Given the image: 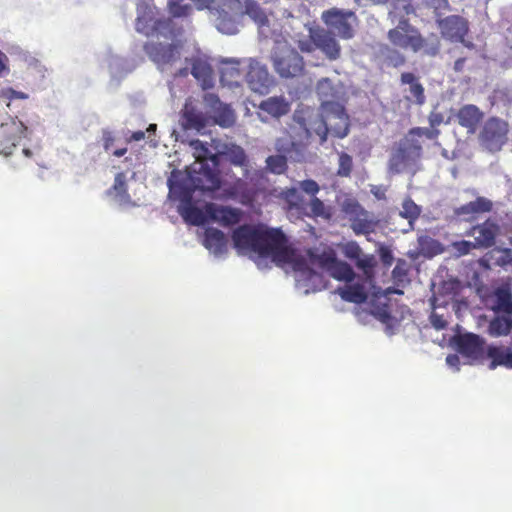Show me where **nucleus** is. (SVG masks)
<instances>
[{
    "label": "nucleus",
    "mask_w": 512,
    "mask_h": 512,
    "mask_svg": "<svg viewBox=\"0 0 512 512\" xmlns=\"http://www.w3.org/2000/svg\"><path fill=\"white\" fill-rule=\"evenodd\" d=\"M234 248L241 255H257L270 258L276 265L290 267L294 272L296 289L307 295L325 287L319 268L339 281L351 282L355 273L346 262L336 259L332 250L323 248L309 250L308 259L298 255L286 245L280 229L243 225L232 235Z\"/></svg>",
    "instance_id": "nucleus-1"
},
{
    "label": "nucleus",
    "mask_w": 512,
    "mask_h": 512,
    "mask_svg": "<svg viewBox=\"0 0 512 512\" xmlns=\"http://www.w3.org/2000/svg\"><path fill=\"white\" fill-rule=\"evenodd\" d=\"M190 146L195 161L186 172L173 171L167 181L169 196L175 200L187 199L189 194L196 190L214 192L220 187L217 152L212 153L208 146L198 139L192 140Z\"/></svg>",
    "instance_id": "nucleus-2"
},
{
    "label": "nucleus",
    "mask_w": 512,
    "mask_h": 512,
    "mask_svg": "<svg viewBox=\"0 0 512 512\" xmlns=\"http://www.w3.org/2000/svg\"><path fill=\"white\" fill-rule=\"evenodd\" d=\"M201 10L209 9L217 30L233 35L239 31L241 19L247 15L258 26L262 37H269V19L265 11L255 2L246 0L243 7L240 0H191Z\"/></svg>",
    "instance_id": "nucleus-3"
},
{
    "label": "nucleus",
    "mask_w": 512,
    "mask_h": 512,
    "mask_svg": "<svg viewBox=\"0 0 512 512\" xmlns=\"http://www.w3.org/2000/svg\"><path fill=\"white\" fill-rule=\"evenodd\" d=\"M193 194L187 199H178V212L185 222L195 226L203 225L208 219L220 222L223 225H233L241 220L240 209L225 207L214 203H207L202 210L192 203Z\"/></svg>",
    "instance_id": "nucleus-4"
},
{
    "label": "nucleus",
    "mask_w": 512,
    "mask_h": 512,
    "mask_svg": "<svg viewBox=\"0 0 512 512\" xmlns=\"http://www.w3.org/2000/svg\"><path fill=\"white\" fill-rule=\"evenodd\" d=\"M326 110L309 116L307 119L308 127H311V136L316 134L320 138V143L326 141L327 133L330 132L338 138H344L348 134L349 123L348 116L341 104H326Z\"/></svg>",
    "instance_id": "nucleus-5"
},
{
    "label": "nucleus",
    "mask_w": 512,
    "mask_h": 512,
    "mask_svg": "<svg viewBox=\"0 0 512 512\" xmlns=\"http://www.w3.org/2000/svg\"><path fill=\"white\" fill-rule=\"evenodd\" d=\"M290 130V135L276 139L275 149L291 161L303 162L306 158V144L312 137L311 127H308L307 119L301 113L295 112Z\"/></svg>",
    "instance_id": "nucleus-6"
},
{
    "label": "nucleus",
    "mask_w": 512,
    "mask_h": 512,
    "mask_svg": "<svg viewBox=\"0 0 512 512\" xmlns=\"http://www.w3.org/2000/svg\"><path fill=\"white\" fill-rule=\"evenodd\" d=\"M422 146L413 144L405 136L392 149L388 161L391 174L410 173L414 175L420 168Z\"/></svg>",
    "instance_id": "nucleus-7"
},
{
    "label": "nucleus",
    "mask_w": 512,
    "mask_h": 512,
    "mask_svg": "<svg viewBox=\"0 0 512 512\" xmlns=\"http://www.w3.org/2000/svg\"><path fill=\"white\" fill-rule=\"evenodd\" d=\"M135 29L147 37L163 36L169 38L173 34L172 20L158 17V10L154 5L140 2L137 5Z\"/></svg>",
    "instance_id": "nucleus-8"
},
{
    "label": "nucleus",
    "mask_w": 512,
    "mask_h": 512,
    "mask_svg": "<svg viewBox=\"0 0 512 512\" xmlns=\"http://www.w3.org/2000/svg\"><path fill=\"white\" fill-rule=\"evenodd\" d=\"M356 266L363 271L364 281L362 284H348L338 288L337 292L345 301L352 303H363L368 297V290L373 287L374 267L377 260L374 255L362 253L355 260Z\"/></svg>",
    "instance_id": "nucleus-9"
},
{
    "label": "nucleus",
    "mask_w": 512,
    "mask_h": 512,
    "mask_svg": "<svg viewBox=\"0 0 512 512\" xmlns=\"http://www.w3.org/2000/svg\"><path fill=\"white\" fill-rule=\"evenodd\" d=\"M271 59L275 71L282 78L300 76L304 70L303 57L286 42H276Z\"/></svg>",
    "instance_id": "nucleus-10"
},
{
    "label": "nucleus",
    "mask_w": 512,
    "mask_h": 512,
    "mask_svg": "<svg viewBox=\"0 0 512 512\" xmlns=\"http://www.w3.org/2000/svg\"><path fill=\"white\" fill-rule=\"evenodd\" d=\"M508 133L509 124L506 121L491 117L484 122L479 132V144L488 152H498L508 142Z\"/></svg>",
    "instance_id": "nucleus-11"
},
{
    "label": "nucleus",
    "mask_w": 512,
    "mask_h": 512,
    "mask_svg": "<svg viewBox=\"0 0 512 512\" xmlns=\"http://www.w3.org/2000/svg\"><path fill=\"white\" fill-rule=\"evenodd\" d=\"M342 209L356 235H368L374 232L378 220L372 212L365 210L359 203L351 199L343 203Z\"/></svg>",
    "instance_id": "nucleus-12"
},
{
    "label": "nucleus",
    "mask_w": 512,
    "mask_h": 512,
    "mask_svg": "<svg viewBox=\"0 0 512 512\" xmlns=\"http://www.w3.org/2000/svg\"><path fill=\"white\" fill-rule=\"evenodd\" d=\"M323 22L339 37L351 39L354 36V27L357 18L350 10L331 8L322 13Z\"/></svg>",
    "instance_id": "nucleus-13"
},
{
    "label": "nucleus",
    "mask_w": 512,
    "mask_h": 512,
    "mask_svg": "<svg viewBox=\"0 0 512 512\" xmlns=\"http://www.w3.org/2000/svg\"><path fill=\"white\" fill-rule=\"evenodd\" d=\"M247 67L245 76L248 87L255 93L267 94L274 85V79L269 74L266 65L253 58L244 59Z\"/></svg>",
    "instance_id": "nucleus-14"
},
{
    "label": "nucleus",
    "mask_w": 512,
    "mask_h": 512,
    "mask_svg": "<svg viewBox=\"0 0 512 512\" xmlns=\"http://www.w3.org/2000/svg\"><path fill=\"white\" fill-rule=\"evenodd\" d=\"M388 38L395 46L413 52L419 51L424 44L419 32L407 20H399L397 26L389 31Z\"/></svg>",
    "instance_id": "nucleus-15"
},
{
    "label": "nucleus",
    "mask_w": 512,
    "mask_h": 512,
    "mask_svg": "<svg viewBox=\"0 0 512 512\" xmlns=\"http://www.w3.org/2000/svg\"><path fill=\"white\" fill-rule=\"evenodd\" d=\"M389 299L386 293H382L380 289L373 292V297L368 304V311L359 314L370 315L385 325V332L388 335L394 334L395 319L391 316L388 306Z\"/></svg>",
    "instance_id": "nucleus-16"
},
{
    "label": "nucleus",
    "mask_w": 512,
    "mask_h": 512,
    "mask_svg": "<svg viewBox=\"0 0 512 512\" xmlns=\"http://www.w3.org/2000/svg\"><path fill=\"white\" fill-rule=\"evenodd\" d=\"M149 58L161 71H166L180 57L179 48L175 44L150 42L144 46Z\"/></svg>",
    "instance_id": "nucleus-17"
},
{
    "label": "nucleus",
    "mask_w": 512,
    "mask_h": 512,
    "mask_svg": "<svg viewBox=\"0 0 512 512\" xmlns=\"http://www.w3.org/2000/svg\"><path fill=\"white\" fill-rule=\"evenodd\" d=\"M456 345L459 353L467 360V363L480 360L485 351V341L474 333L460 334L456 338Z\"/></svg>",
    "instance_id": "nucleus-18"
},
{
    "label": "nucleus",
    "mask_w": 512,
    "mask_h": 512,
    "mask_svg": "<svg viewBox=\"0 0 512 512\" xmlns=\"http://www.w3.org/2000/svg\"><path fill=\"white\" fill-rule=\"evenodd\" d=\"M218 164L220 161H229L233 166L240 170V175L236 176L238 180L247 176L249 162L244 149L233 143H223L216 147Z\"/></svg>",
    "instance_id": "nucleus-19"
},
{
    "label": "nucleus",
    "mask_w": 512,
    "mask_h": 512,
    "mask_svg": "<svg viewBox=\"0 0 512 512\" xmlns=\"http://www.w3.org/2000/svg\"><path fill=\"white\" fill-rule=\"evenodd\" d=\"M309 37L329 60L334 61L340 57L341 47L331 31L323 28H308Z\"/></svg>",
    "instance_id": "nucleus-20"
},
{
    "label": "nucleus",
    "mask_w": 512,
    "mask_h": 512,
    "mask_svg": "<svg viewBox=\"0 0 512 512\" xmlns=\"http://www.w3.org/2000/svg\"><path fill=\"white\" fill-rule=\"evenodd\" d=\"M26 126L21 122L11 119L0 125L1 148L0 154L11 155L17 143L24 137Z\"/></svg>",
    "instance_id": "nucleus-21"
},
{
    "label": "nucleus",
    "mask_w": 512,
    "mask_h": 512,
    "mask_svg": "<svg viewBox=\"0 0 512 512\" xmlns=\"http://www.w3.org/2000/svg\"><path fill=\"white\" fill-rule=\"evenodd\" d=\"M203 100L216 124L229 128L235 123L236 117L233 110L229 105L222 103L217 95L206 93Z\"/></svg>",
    "instance_id": "nucleus-22"
},
{
    "label": "nucleus",
    "mask_w": 512,
    "mask_h": 512,
    "mask_svg": "<svg viewBox=\"0 0 512 512\" xmlns=\"http://www.w3.org/2000/svg\"><path fill=\"white\" fill-rule=\"evenodd\" d=\"M438 26L442 36L453 42H463L468 31V22L457 15L438 20Z\"/></svg>",
    "instance_id": "nucleus-23"
},
{
    "label": "nucleus",
    "mask_w": 512,
    "mask_h": 512,
    "mask_svg": "<svg viewBox=\"0 0 512 512\" xmlns=\"http://www.w3.org/2000/svg\"><path fill=\"white\" fill-rule=\"evenodd\" d=\"M203 245L215 258L223 259L227 255V237L216 228H207L205 230Z\"/></svg>",
    "instance_id": "nucleus-24"
},
{
    "label": "nucleus",
    "mask_w": 512,
    "mask_h": 512,
    "mask_svg": "<svg viewBox=\"0 0 512 512\" xmlns=\"http://www.w3.org/2000/svg\"><path fill=\"white\" fill-rule=\"evenodd\" d=\"M455 117L457 123L465 128L468 134H474L483 119V112L477 106L467 104L457 111Z\"/></svg>",
    "instance_id": "nucleus-25"
},
{
    "label": "nucleus",
    "mask_w": 512,
    "mask_h": 512,
    "mask_svg": "<svg viewBox=\"0 0 512 512\" xmlns=\"http://www.w3.org/2000/svg\"><path fill=\"white\" fill-rule=\"evenodd\" d=\"M191 74L205 90L211 88L214 84L213 71L206 59L194 57L190 59Z\"/></svg>",
    "instance_id": "nucleus-26"
},
{
    "label": "nucleus",
    "mask_w": 512,
    "mask_h": 512,
    "mask_svg": "<svg viewBox=\"0 0 512 512\" xmlns=\"http://www.w3.org/2000/svg\"><path fill=\"white\" fill-rule=\"evenodd\" d=\"M207 123L208 118L202 112L197 111L188 104L185 105L181 118V125L185 130H195L198 133H202L206 129Z\"/></svg>",
    "instance_id": "nucleus-27"
},
{
    "label": "nucleus",
    "mask_w": 512,
    "mask_h": 512,
    "mask_svg": "<svg viewBox=\"0 0 512 512\" xmlns=\"http://www.w3.org/2000/svg\"><path fill=\"white\" fill-rule=\"evenodd\" d=\"M487 356L491 359L489 369L497 366L512 368V347L509 346H488Z\"/></svg>",
    "instance_id": "nucleus-28"
},
{
    "label": "nucleus",
    "mask_w": 512,
    "mask_h": 512,
    "mask_svg": "<svg viewBox=\"0 0 512 512\" xmlns=\"http://www.w3.org/2000/svg\"><path fill=\"white\" fill-rule=\"evenodd\" d=\"M222 64L226 65L221 69L220 81L223 85L234 87L239 85L240 70L239 65L246 67L244 60L240 61L237 59H224Z\"/></svg>",
    "instance_id": "nucleus-29"
},
{
    "label": "nucleus",
    "mask_w": 512,
    "mask_h": 512,
    "mask_svg": "<svg viewBox=\"0 0 512 512\" xmlns=\"http://www.w3.org/2000/svg\"><path fill=\"white\" fill-rule=\"evenodd\" d=\"M259 108L272 117L279 118L289 112L290 104L283 96H273L263 100Z\"/></svg>",
    "instance_id": "nucleus-30"
},
{
    "label": "nucleus",
    "mask_w": 512,
    "mask_h": 512,
    "mask_svg": "<svg viewBox=\"0 0 512 512\" xmlns=\"http://www.w3.org/2000/svg\"><path fill=\"white\" fill-rule=\"evenodd\" d=\"M492 203L490 200L479 197L455 210V214L464 220L471 219L475 214L490 211Z\"/></svg>",
    "instance_id": "nucleus-31"
},
{
    "label": "nucleus",
    "mask_w": 512,
    "mask_h": 512,
    "mask_svg": "<svg viewBox=\"0 0 512 512\" xmlns=\"http://www.w3.org/2000/svg\"><path fill=\"white\" fill-rule=\"evenodd\" d=\"M421 207L418 206L411 198H406L401 204L398 216L407 220L406 227L401 231L407 233L414 229V222L421 214Z\"/></svg>",
    "instance_id": "nucleus-32"
},
{
    "label": "nucleus",
    "mask_w": 512,
    "mask_h": 512,
    "mask_svg": "<svg viewBox=\"0 0 512 512\" xmlns=\"http://www.w3.org/2000/svg\"><path fill=\"white\" fill-rule=\"evenodd\" d=\"M317 93L321 100V111L326 110V104H340L338 99V89L328 78H323L318 81Z\"/></svg>",
    "instance_id": "nucleus-33"
},
{
    "label": "nucleus",
    "mask_w": 512,
    "mask_h": 512,
    "mask_svg": "<svg viewBox=\"0 0 512 512\" xmlns=\"http://www.w3.org/2000/svg\"><path fill=\"white\" fill-rule=\"evenodd\" d=\"M496 227L490 223H484L473 227L472 236L475 244L480 247H490L494 244Z\"/></svg>",
    "instance_id": "nucleus-34"
},
{
    "label": "nucleus",
    "mask_w": 512,
    "mask_h": 512,
    "mask_svg": "<svg viewBox=\"0 0 512 512\" xmlns=\"http://www.w3.org/2000/svg\"><path fill=\"white\" fill-rule=\"evenodd\" d=\"M414 12V9L410 3V0H392L390 3L389 17L392 22L396 19L406 20L405 16L410 15Z\"/></svg>",
    "instance_id": "nucleus-35"
},
{
    "label": "nucleus",
    "mask_w": 512,
    "mask_h": 512,
    "mask_svg": "<svg viewBox=\"0 0 512 512\" xmlns=\"http://www.w3.org/2000/svg\"><path fill=\"white\" fill-rule=\"evenodd\" d=\"M109 193L114 195L115 199L120 204H125L130 201V195L127 193L126 176L123 173H118L115 176L114 184L109 190Z\"/></svg>",
    "instance_id": "nucleus-36"
},
{
    "label": "nucleus",
    "mask_w": 512,
    "mask_h": 512,
    "mask_svg": "<svg viewBox=\"0 0 512 512\" xmlns=\"http://www.w3.org/2000/svg\"><path fill=\"white\" fill-rule=\"evenodd\" d=\"M108 67L111 73V76L115 79H120L130 71H132L133 66L129 64L125 59L117 56L111 55L108 60Z\"/></svg>",
    "instance_id": "nucleus-37"
},
{
    "label": "nucleus",
    "mask_w": 512,
    "mask_h": 512,
    "mask_svg": "<svg viewBox=\"0 0 512 512\" xmlns=\"http://www.w3.org/2000/svg\"><path fill=\"white\" fill-rule=\"evenodd\" d=\"M439 130L435 128H424V127H416L412 128L408 131V133L405 135V137L413 144H417L418 146H422L419 138L426 137L427 139L433 140L438 137Z\"/></svg>",
    "instance_id": "nucleus-38"
},
{
    "label": "nucleus",
    "mask_w": 512,
    "mask_h": 512,
    "mask_svg": "<svg viewBox=\"0 0 512 512\" xmlns=\"http://www.w3.org/2000/svg\"><path fill=\"white\" fill-rule=\"evenodd\" d=\"M431 301L433 307V312L430 315L431 325L437 330L444 329L447 325V321L444 319V316L442 314H439L436 311V309L448 304V300L441 299L438 296H434Z\"/></svg>",
    "instance_id": "nucleus-39"
},
{
    "label": "nucleus",
    "mask_w": 512,
    "mask_h": 512,
    "mask_svg": "<svg viewBox=\"0 0 512 512\" xmlns=\"http://www.w3.org/2000/svg\"><path fill=\"white\" fill-rule=\"evenodd\" d=\"M512 323L506 318L497 317L489 324V333L492 336L498 337L506 335L510 332Z\"/></svg>",
    "instance_id": "nucleus-40"
},
{
    "label": "nucleus",
    "mask_w": 512,
    "mask_h": 512,
    "mask_svg": "<svg viewBox=\"0 0 512 512\" xmlns=\"http://www.w3.org/2000/svg\"><path fill=\"white\" fill-rule=\"evenodd\" d=\"M288 159V157L281 154L269 156L266 159V168L274 174H281L285 171L287 167Z\"/></svg>",
    "instance_id": "nucleus-41"
},
{
    "label": "nucleus",
    "mask_w": 512,
    "mask_h": 512,
    "mask_svg": "<svg viewBox=\"0 0 512 512\" xmlns=\"http://www.w3.org/2000/svg\"><path fill=\"white\" fill-rule=\"evenodd\" d=\"M168 8L174 17H184L192 11V7L186 3V0H169Z\"/></svg>",
    "instance_id": "nucleus-42"
},
{
    "label": "nucleus",
    "mask_w": 512,
    "mask_h": 512,
    "mask_svg": "<svg viewBox=\"0 0 512 512\" xmlns=\"http://www.w3.org/2000/svg\"><path fill=\"white\" fill-rule=\"evenodd\" d=\"M407 99L417 105H423L425 103L424 88L419 82L409 86Z\"/></svg>",
    "instance_id": "nucleus-43"
},
{
    "label": "nucleus",
    "mask_w": 512,
    "mask_h": 512,
    "mask_svg": "<svg viewBox=\"0 0 512 512\" xmlns=\"http://www.w3.org/2000/svg\"><path fill=\"white\" fill-rule=\"evenodd\" d=\"M310 210L312 214L316 217L329 218L330 213L324 203L315 197H312L309 203Z\"/></svg>",
    "instance_id": "nucleus-44"
},
{
    "label": "nucleus",
    "mask_w": 512,
    "mask_h": 512,
    "mask_svg": "<svg viewBox=\"0 0 512 512\" xmlns=\"http://www.w3.org/2000/svg\"><path fill=\"white\" fill-rule=\"evenodd\" d=\"M339 168L337 174L342 177H347L350 175L352 170V158L347 153H340L338 159Z\"/></svg>",
    "instance_id": "nucleus-45"
},
{
    "label": "nucleus",
    "mask_w": 512,
    "mask_h": 512,
    "mask_svg": "<svg viewBox=\"0 0 512 512\" xmlns=\"http://www.w3.org/2000/svg\"><path fill=\"white\" fill-rule=\"evenodd\" d=\"M422 3L426 7L433 9L434 13L439 16L450 9L448 0H422Z\"/></svg>",
    "instance_id": "nucleus-46"
},
{
    "label": "nucleus",
    "mask_w": 512,
    "mask_h": 512,
    "mask_svg": "<svg viewBox=\"0 0 512 512\" xmlns=\"http://www.w3.org/2000/svg\"><path fill=\"white\" fill-rule=\"evenodd\" d=\"M363 253L361 247L354 241L347 242L343 246V254L345 257L356 260Z\"/></svg>",
    "instance_id": "nucleus-47"
},
{
    "label": "nucleus",
    "mask_w": 512,
    "mask_h": 512,
    "mask_svg": "<svg viewBox=\"0 0 512 512\" xmlns=\"http://www.w3.org/2000/svg\"><path fill=\"white\" fill-rule=\"evenodd\" d=\"M300 189L308 195L315 197V195L319 192V185L314 180H304L299 182Z\"/></svg>",
    "instance_id": "nucleus-48"
},
{
    "label": "nucleus",
    "mask_w": 512,
    "mask_h": 512,
    "mask_svg": "<svg viewBox=\"0 0 512 512\" xmlns=\"http://www.w3.org/2000/svg\"><path fill=\"white\" fill-rule=\"evenodd\" d=\"M101 141H102L104 150L106 152H108L113 147V144L116 141V137L113 132H111L109 130H103Z\"/></svg>",
    "instance_id": "nucleus-49"
},
{
    "label": "nucleus",
    "mask_w": 512,
    "mask_h": 512,
    "mask_svg": "<svg viewBox=\"0 0 512 512\" xmlns=\"http://www.w3.org/2000/svg\"><path fill=\"white\" fill-rule=\"evenodd\" d=\"M476 244L470 241H460L454 243L455 250L459 253V255L468 254L473 248H475Z\"/></svg>",
    "instance_id": "nucleus-50"
},
{
    "label": "nucleus",
    "mask_w": 512,
    "mask_h": 512,
    "mask_svg": "<svg viewBox=\"0 0 512 512\" xmlns=\"http://www.w3.org/2000/svg\"><path fill=\"white\" fill-rule=\"evenodd\" d=\"M284 198L290 205H296L299 200V192L297 188H290L284 191L283 193Z\"/></svg>",
    "instance_id": "nucleus-51"
},
{
    "label": "nucleus",
    "mask_w": 512,
    "mask_h": 512,
    "mask_svg": "<svg viewBox=\"0 0 512 512\" xmlns=\"http://www.w3.org/2000/svg\"><path fill=\"white\" fill-rule=\"evenodd\" d=\"M298 47L302 52L310 53L314 51L316 48L314 41L309 37V39H302L298 41Z\"/></svg>",
    "instance_id": "nucleus-52"
},
{
    "label": "nucleus",
    "mask_w": 512,
    "mask_h": 512,
    "mask_svg": "<svg viewBox=\"0 0 512 512\" xmlns=\"http://www.w3.org/2000/svg\"><path fill=\"white\" fill-rule=\"evenodd\" d=\"M429 124L432 128H435L441 125L444 122V117L441 113L432 111L429 115Z\"/></svg>",
    "instance_id": "nucleus-53"
},
{
    "label": "nucleus",
    "mask_w": 512,
    "mask_h": 512,
    "mask_svg": "<svg viewBox=\"0 0 512 512\" xmlns=\"http://www.w3.org/2000/svg\"><path fill=\"white\" fill-rule=\"evenodd\" d=\"M380 257L384 264L391 265L392 260H393V255L389 249L382 247L380 249Z\"/></svg>",
    "instance_id": "nucleus-54"
},
{
    "label": "nucleus",
    "mask_w": 512,
    "mask_h": 512,
    "mask_svg": "<svg viewBox=\"0 0 512 512\" xmlns=\"http://www.w3.org/2000/svg\"><path fill=\"white\" fill-rule=\"evenodd\" d=\"M446 363L449 367L454 368L455 371L459 370L460 357L456 354H451L446 357Z\"/></svg>",
    "instance_id": "nucleus-55"
},
{
    "label": "nucleus",
    "mask_w": 512,
    "mask_h": 512,
    "mask_svg": "<svg viewBox=\"0 0 512 512\" xmlns=\"http://www.w3.org/2000/svg\"><path fill=\"white\" fill-rule=\"evenodd\" d=\"M459 287H460V284L458 281H452V282L445 283L443 286V289L446 291L449 290L451 292V296L449 297V299H453V296L455 295L456 290H458Z\"/></svg>",
    "instance_id": "nucleus-56"
},
{
    "label": "nucleus",
    "mask_w": 512,
    "mask_h": 512,
    "mask_svg": "<svg viewBox=\"0 0 512 512\" xmlns=\"http://www.w3.org/2000/svg\"><path fill=\"white\" fill-rule=\"evenodd\" d=\"M7 62H8V57L6 56L5 53H3L1 50H0V77L6 72L8 73L9 72V68H8V65H7Z\"/></svg>",
    "instance_id": "nucleus-57"
},
{
    "label": "nucleus",
    "mask_w": 512,
    "mask_h": 512,
    "mask_svg": "<svg viewBox=\"0 0 512 512\" xmlns=\"http://www.w3.org/2000/svg\"><path fill=\"white\" fill-rule=\"evenodd\" d=\"M401 82L403 84H407L409 86L413 85V84H416L418 81H417V78L414 74L412 73H403L401 75Z\"/></svg>",
    "instance_id": "nucleus-58"
},
{
    "label": "nucleus",
    "mask_w": 512,
    "mask_h": 512,
    "mask_svg": "<svg viewBox=\"0 0 512 512\" xmlns=\"http://www.w3.org/2000/svg\"><path fill=\"white\" fill-rule=\"evenodd\" d=\"M405 59L402 55H400L397 52H393V55L390 59V62L393 66L397 67L399 65H402L404 63Z\"/></svg>",
    "instance_id": "nucleus-59"
},
{
    "label": "nucleus",
    "mask_w": 512,
    "mask_h": 512,
    "mask_svg": "<svg viewBox=\"0 0 512 512\" xmlns=\"http://www.w3.org/2000/svg\"><path fill=\"white\" fill-rule=\"evenodd\" d=\"M8 93H10L11 95V100L13 99H27L28 98V95L24 92H20V91H16L12 88H8Z\"/></svg>",
    "instance_id": "nucleus-60"
},
{
    "label": "nucleus",
    "mask_w": 512,
    "mask_h": 512,
    "mask_svg": "<svg viewBox=\"0 0 512 512\" xmlns=\"http://www.w3.org/2000/svg\"><path fill=\"white\" fill-rule=\"evenodd\" d=\"M386 0H355V2L360 6H368L371 4H382Z\"/></svg>",
    "instance_id": "nucleus-61"
},
{
    "label": "nucleus",
    "mask_w": 512,
    "mask_h": 512,
    "mask_svg": "<svg viewBox=\"0 0 512 512\" xmlns=\"http://www.w3.org/2000/svg\"><path fill=\"white\" fill-rule=\"evenodd\" d=\"M145 138V132L144 131H136L132 134L131 139L134 141H140Z\"/></svg>",
    "instance_id": "nucleus-62"
},
{
    "label": "nucleus",
    "mask_w": 512,
    "mask_h": 512,
    "mask_svg": "<svg viewBox=\"0 0 512 512\" xmlns=\"http://www.w3.org/2000/svg\"><path fill=\"white\" fill-rule=\"evenodd\" d=\"M188 71H189V68L188 67H185V68H181L179 69L177 72H175V75L176 76H187L188 75Z\"/></svg>",
    "instance_id": "nucleus-63"
},
{
    "label": "nucleus",
    "mask_w": 512,
    "mask_h": 512,
    "mask_svg": "<svg viewBox=\"0 0 512 512\" xmlns=\"http://www.w3.org/2000/svg\"><path fill=\"white\" fill-rule=\"evenodd\" d=\"M127 149L126 148H120V149H116L114 152H113V155L116 156V157H122L125 153H126Z\"/></svg>",
    "instance_id": "nucleus-64"
}]
</instances>
